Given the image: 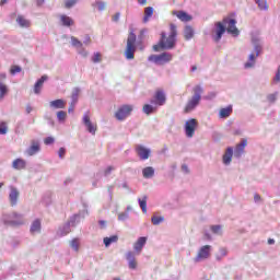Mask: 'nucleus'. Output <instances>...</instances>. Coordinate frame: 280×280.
<instances>
[{"label":"nucleus","mask_w":280,"mask_h":280,"mask_svg":"<svg viewBox=\"0 0 280 280\" xmlns=\"http://www.w3.org/2000/svg\"><path fill=\"white\" fill-rule=\"evenodd\" d=\"M203 93H205V89H202L201 85H195L192 88V95L190 98H188L184 107V113H194V109L200 106V102L202 101Z\"/></svg>","instance_id":"f257e3e1"},{"label":"nucleus","mask_w":280,"mask_h":280,"mask_svg":"<svg viewBox=\"0 0 280 280\" xmlns=\"http://www.w3.org/2000/svg\"><path fill=\"white\" fill-rule=\"evenodd\" d=\"M252 44L254 46V51L248 56V60L244 63V69H253L257 62L259 54H261V39L257 36L252 37Z\"/></svg>","instance_id":"f03ea898"},{"label":"nucleus","mask_w":280,"mask_h":280,"mask_svg":"<svg viewBox=\"0 0 280 280\" xmlns=\"http://www.w3.org/2000/svg\"><path fill=\"white\" fill-rule=\"evenodd\" d=\"M176 25L171 24V32L168 37L165 36V33L161 34L160 47L161 49H174L176 47V36H177Z\"/></svg>","instance_id":"7ed1b4c3"},{"label":"nucleus","mask_w":280,"mask_h":280,"mask_svg":"<svg viewBox=\"0 0 280 280\" xmlns=\"http://www.w3.org/2000/svg\"><path fill=\"white\" fill-rule=\"evenodd\" d=\"M137 51V35L130 32L127 37V46L125 49V58L127 60H135V52Z\"/></svg>","instance_id":"20e7f679"},{"label":"nucleus","mask_w":280,"mask_h":280,"mask_svg":"<svg viewBox=\"0 0 280 280\" xmlns=\"http://www.w3.org/2000/svg\"><path fill=\"white\" fill-rule=\"evenodd\" d=\"M174 56L171 52H162L160 55L149 56V62H154V65L161 66L167 62H172Z\"/></svg>","instance_id":"39448f33"},{"label":"nucleus","mask_w":280,"mask_h":280,"mask_svg":"<svg viewBox=\"0 0 280 280\" xmlns=\"http://www.w3.org/2000/svg\"><path fill=\"white\" fill-rule=\"evenodd\" d=\"M212 250H213V247L211 245L201 246L196 257L194 258L195 264H200V261H206V259H209V257H211Z\"/></svg>","instance_id":"423d86ee"},{"label":"nucleus","mask_w":280,"mask_h":280,"mask_svg":"<svg viewBox=\"0 0 280 280\" xmlns=\"http://www.w3.org/2000/svg\"><path fill=\"white\" fill-rule=\"evenodd\" d=\"M133 109L132 105H121L115 113V117L118 121H124L127 117H130Z\"/></svg>","instance_id":"0eeeda50"},{"label":"nucleus","mask_w":280,"mask_h":280,"mask_svg":"<svg viewBox=\"0 0 280 280\" xmlns=\"http://www.w3.org/2000/svg\"><path fill=\"white\" fill-rule=\"evenodd\" d=\"M167 102V95H165V91L158 90L153 97L150 100V104H155V106L159 108V106H165V103Z\"/></svg>","instance_id":"6e6552de"},{"label":"nucleus","mask_w":280,"mask_h":280,"mask_svg":"<svg viewBox=\"0 0 280 280\" xmlns=\"http://www.w3.org/2000/svg\"><path fill=\"white\" fill-rule=\"evenodd\" d=\"M70 40H71L72 47L77 49V54H79V56H82V58H88L89 50L84 48V44L80 39H78L75 36H71Z\"/></svg>","instance_id":"1a4fd4ad"},{"label":"nucleus","mask_w":280,"mask_h":280,"mask_svg":"<svg viewBox=\"0 0 280 280\" xmlns=\"http://www.w3.org/2000/svg\"><path fill=\"white\" fill-rule=\"evenodd\" d=\"M198 128V120L196 118H190L186 121L184 130L188 139H191L196 135V129Z\"/></svg>","instance_id":"9d476101"},{"label":"nucleus","mask_w":280,"mask_h":280,"mask_svg":"<svg viewBox=\"0 0 280 280\" xmlns=\"http://www.w3.org/2000/svg\"><path fill=\"white\" fill-rule=\"evenodd\" d=\"M223 25L226 27L228 34H232V36H240V30H237V21H235V19L225 18L223 20Z\"/></svg>","instance_id":"9b49d317"},{"label":"nucleus","mask_w":280,"mask_h":280,"mask_svg":"<svg viewBox=\"0 0 280 280\" xmlns=\"http://www.w3.org/2000/svg\"><path fill=\"white\" fill-rule=\"evenodd\" d=\"M82 124L83 126H85V129L88 130V132H90V135L95 136V133L97 132V124H93V121H91V116L89 112L83 115Z\"/></svg>","instance_id":"f8f14e48"},{"label":"nucleus","mask_w":280,"mask_h":280,"mask_svg":"<svg viewBox=\"0 0 280 280\" xmlns=\"http://www.w3.org/2000/svg\"><path fill=\"white\" fill-rule=\"evenodd\" d=\"M246 145H248V140L246 139H242L241 142L236 144L235 149H233L235 159H242L246 150Z\"/></svg>","instance_id":"ddd939ff"},{"label":"nucleus","mask_w":280,"mask_h":280,"mask_svg":"<svg viewBox=\"0 0 280 280\" xmlns=\"http://www.w3.org/2000/svg\"><path fill=\"white\" fill-rule=\"evenodd\" d=\"M214 27L215 35L213 36V39L215 40V43H220V40H222L224 32H226V26L224 25V22H217L214 24Z\"/></svg>","instance_id":"4468645a"},{"label":"nucleus","mask_w":280,"mask_h":280,"mask_svg":"<svg viewBox=\"0 0 280 280\" xmlns=\"http://www.w3.org/2000/svg\"><path fill=\"white\" fill-rule=\"evenodd\" d=\"M136 152L141 161H148L152 151L141 144L136 145Z\"/></svg>","instance_id":"2eb2a0df"},{"label":"nucleus","mask_w":280,"mask_h":280,"mask_svg":"<svg viewBox=\"0 0 280 280\" xmlns=\"http://www.w3.org/2000/svg\"><path fill=\"white\" fill-rule=\"evenodd\" d=\"M40 152V142L38 140H32L30 148L25 150L26 156H34Z\"/></svg>","instance_id":"dca6fc26"},{"label":"nucleus","mask_w":280,"mask_h":280,"mask_svg":"<svg viewBox=\"0 0 280 280\" xmlns=\"http://www.w3.org/2000/svg\"><path fill=\"white\" fill-rule=\"evenodd\" d=\"M19 189H16V187L11 186L10 187V194H9V202L11 205V207H16V205H19Z\"/></svg>","instance_id":"f3484780"},{"label":"nucleus","mask_w":280,"mask_h":280,"mask_svg":"<svg viewBox=\"0 0 280 280\" xmlns=\"http://www.w3.org/2000/svg\"><path fill=\"white\" fill-rule=\"evenodd\" d=\"M233 147H228L223 156H222V163L223 165H231L233 161Z\"/></svg>","instance_id":"a211bd4d"},{"label":"nucleus","mask_w":280,"mask_h":280,"mask_svg":"<svg viewBox=\"0 0 280 280\" xmlns=\"http://www.w3.org/2000/svg\"><path fill=\"white\" fill-rule=\"evenodd\" d=\"M148 243V237L141 236L137 240V242L133 244V250L140 255V253L143 250V246Z\"/></svg>","instance_id":"6ab92c4d"},{"label":"nucleus","mask_w":280,"mask_h":280,"mask_svg":"<svg viewBox=\"0 0 280 280\" xmlns=\"http://www.w3.org/2000/svg\"><path fill=\"white\" fill-rule=\"evenodd\" d=\"M49 107L52 108V110H58L67 107V101L62 98H58L55 101L49 102Z\"/></svg>","instance_id":"aec40b11"},{"label":"nucleus","mask_w":280,"mask_h":280,"mask_svg":"<svg viewBox=\"0 0 280 280\" xmlns=\"http://www.w3.org/2000/svg\"><path fill=\"white\" fill-rule=\"evenodd\" d=\"M12 218L13 219L10 221V224H12L13 226H23V224H25V219L23 218V214L13 212Z\"/></svg>","instance_id":"412c9836"},{"label":"nucleus","mask_w":280,"mask_h":280,"mask_svg":"<svg viewBox=\"0 0 280 280\" xmlns=\"http://www.w3.org/2000/svg\"><path fill=\"white\" fill-rule=\"evenodd\" d=\"M59 21L63 27H71L75 24V22L71 19V16L67 14L59 15Z\"/></svg>","instance_id":"4be33fe9"},{"label":"nucleus","mask_w":280,"mask_h":280,"mask_svg":"<svg viewBox=\"0 0 280 280\" xmlns=\"http://www.w3.org/2000/svg\"><path fill=\"white\" fill-rule=\"evenodd\" d=\"M126 259L128 261L130 270H137V258L135 257V253L128 252L126 254Z\"/></svg>","instance_id":"5701e85b"},{"label":"nucleus","mask_w":280,"mask_h":280,"mask_svg":"<svg viewBox=\"0 0 280 280\" xmlns=\"http://www.w3.org/2000/svg\"><path fill=\"white\" fill-rule=\"evenodd\" d=\"M47 79H48L47 75H43L39 80L36 81L35 85H34L35 95H40V91H43V84H45V82H47Z\"/></svg>","instance_id":"b1692460"},{"label":"nucleus","mask_w":280,"mask_h":280,"mask_svg":"<svg viewBox=\"0 0 280 280\" xmlns=\"http://www.w3.org/2000/svg\"><path fill=\"white\" fill-rule=\"evenodd\" d=\"M42 231V223L39 219H36L32 222L30 232L32 235H36L37 233H40Z\"/></svg>","instance_id":"393cba45"},{"label":"nucleus","mask_w":280,"mask_h":280,"mask_svg":"<svg viewBox=\"0 0 280 280\" xmlns=\"http://www.w3.org/2000/svg\"><path fill=\"white\" fill-rule=\"evenodd\" d=\"M16 23L20 27H23V28H27V27H31L32 25V22L30 20H27L25 16L23 15H18L16 18Z\"/></svg>","instance_id":"a878e982"},{"label":"nucleus","mask_w":280,"mask_h":280,"mask_svg":"<svg viewBox=\"0 0 280 280\" xmlns=\"http://www.w3.org/2000/svg\"><path fill=\"white\" fill-rule=\"evenodd\" d=\"M27 162L23 159H15L12 163L13 170H25Z\"/></svg>","instance_id":"bb28decb"},{"label":"nucleus","mask_w":280,"mask_h":280,"mask_svg":"<svg viewBox=\"0 0 280 280\" xmlns=\"http://www.w3.org/2000/svg\"><path fill=\"white\" fill-rule=\"evenodd\" d=\"M173 14H175V16H177V19H179V21H183L184 23H188V21H191V15L187 14V12L185 11H175L173 12Z\"/></svg>","instance_id":"cd10ccee"},{"label":"nucleus","mask_w":280,"mask_h":280,"mask_svg":"<svg viewBox=\"0 0 280 280\" xmlns=\"http://www.w3.org/2000/svg\"><path fill=\"white\" fill-rule=\"evenodd\" d=\"M231 113H233V106L229 105L228 107L220 109L219 117L221 119H226V117H231Z\"/></svg>","instance_id":"c85d7f7f"},{"label":"nucleus","mask_w":280,"mask_h":280,"mask_svg":"<svg viewBox=\"0 0 280 280\" xmlns=\"http://www.w3.org/2000/svg\"><path fill=\"white\" fill-rule=\"evenodd\" d=\"M143 113L145 115H152L153 113H156L159 110V107L155 104H145L142 108Z\"/></svg>","instance_id":"c756f323"},{"label":"nucleus","mask_w":280,"mask_h":280,"mask_svg":"<svg viewBox=\"0 0 280 280\" xmlns=\"http://www.w3.org/2000/svg\"><path fill=\"white\" fill-rule=\"evenodd\" d=\"M92 8L96 9L98 12H104V10H106V2L104 0H95L92 3Z\"/></svg>","instance_id":"7c9ffc66"},{"label":"nucleus","mask_w":280,"mask_h":280,"mask_svg":"<svg viewBox=\"0 0 280 280\" xmlns=\"http://www.w3.org/2000/svg\"><path fill=\"white\" fill-rule=\"evenodd\" d=\"M69 233H71V225L66 223L63 224L61 228H59L58 230V235L60 237H65V235H69Z\"/></svg>","instance_id":"2f4dec72"},{"label":"nucleus","mask_w":280,"mask_h":280,"mask_svg":"<svg viewBox=\"0 0 280 280\" xmlns=\"http://www.w3.org/2000/svg\"><path fill=\"white\" fill-rule=\"evenodd\" d=\"M229 255V249H226L225 247H220L218 253L215 254V259L217 261H222V259H224V257H226Z\"/></svg>","instance_id":"473e14b6"},{"label":"nucleus","mask_w":280,"mask_h":280,"mask_svg":"<svg viewBox=\"0 0 280 280\" xmlns=\"http://www.w3.org/2000/svg\"><path fill=\"white\" fill-rule=\"evenodd\" d=\"M143 178H154V167L147 166L142 170Z\"/></svg>","instance_id":"72a5a7b5"},{"label":"nucleus","mask_w":280,"mask_h":280,"mask_svg":"<svg viewBox=\"0 0 280 280\" xmlns=\"http://www.w3.org/2000/svg\"><path fill=\"white\" fill-rule=\"evenodd\" d=\"M103 242L105 244V247L108 248V246H110V244H116V242H119V236L113 235L109 237H104Z\"/></svg>","instance_id":"f704fd0d"},{"label":"nucleus","mask_w":280,"mask_h":280,"mask_svg":"<svg viewBox=\"0 0 280 280\" xmlns=\"http://www.w3.org/2000/svg\"><path fill=\"white\" fill-rule=\"evenodd\" d=\"M139 207L142 209L143 213H148V196H143L142 198L138 199Z\"/></svg>","instance_id":"c9c22d12"},{"label":"nucleus","mask_w":280,"mask_h":280,"mask_svg":"<svg viewBox=\"0 0 280 280\" xmlns=\"http://www.w3.org/2000/svg\"><path fill=\"white\" fill-rule=\"evenodd\" d=\"M152 14H154V8L147 7L144 9L143 23H148V21H150V19H152Z\"/></svg>","instance_id":"e433bc0d"},{"label":"nucleus","mask_w":280,"mask_h":280,"mask_svg":"<svg viewBox=\"0 0 280 280\" xmlns=\"http://www.w3.org/2000/svg\"><path fill=\"white\" fill-rule=\"evenodd\" d=\"M184 38L186 40H191L194 38V28L191 26H186L184 30Z\"/></svg>","instance_id":"4c0bfd02"},{"label":"nucleus","mask_w":280,"mask_h":280,"mask_svg":"<svg viewBox=\"0 0 280 280\" xmlns=\"http://www.w3.org/2000/svg\"><path fill=\"white\" fill-rule=\"evenodd\" d=\"M67 223L70 226H78L80 224V214L72 215Z\"/></svg>","instance_id":"58836bf2"},{"label":"nucleus","mask_w":280,"mask_h":280,"mask_svg":"<svg viewBox=\"0 0 280 280\" xmlns=\"http://www.w3.org/2000/svg\"><path fill=\"white\" fill-rule=\"evenodd\" d=\"M80 88H74L73 90H72V94H71V102L73 103V104H78V100H79V97H80Z\"/></svg>","instance_id":"ea45409f"},{"label":"nucleus","mask_w":280,"mask_h":280,"mask_svg":"<svg viewBox=\"0 0 280 280\" xmlns=\"http://www.w3.org/2000/svg\"><path fill=\"white\" fill-rule=\"evenodd\" d=\"M255 3L258 5L259 10L267 12L268 10V1L266 0H254Z\"/></svg>","instance_id":"a19ab883"},{"label":"nucleus","mask_w":280,"mask_h":280,"mask_svg":"<svg viewBox=\"0 0 280 280\" xmlns=\"http://www.w3.org/2000/svg\"><path fill=\"white\" fill-rule=\"evenodd\" d=\"M70 248L78 253V250H80V238H73L72 241H70Z\"/></svg>","instance_id":"79ce46f5"},{"label":"nucleus","mask_w":280,"mask_h":280,"mask_svg":"<svg viewBox=\"0 0 280 280\" xmlns=\"http://www.w3.org/2000/svg\"><path fill=\"white\" fill-rule=\"evenodd\" d=\"M8 95V85L5 83L0 81V102Z\"/></svg>","instance_id":"37998d69"},{"label":"nucleus","mask_w":280,"mask_h":280,"mask_svg":"<svg viewBox=\"0 0 280 280\" xmlns=\"http://www.w3.org/2000/svg\"><path fill=\"white\" fill-rule=\"evenodd\" d=\"M151 222L154 226H159V224L165 222V218L164 217H156V215H153L151 218Z\"/></svg>","instance_id":"c03bdc74"},{"label":"nucleus","mask_w":280,"mask_h":280,"mask_svg":"<svg viewBox=\"0 0 280 280\" xmlns=\"http://www.w3.org/2000/svg\"><path fill=\"white\" fill-rule=\"evenodd\" d=\"M210 231H211L214 235H222V225H211V226H210Z\"/></svg>","instance_id":"a18cd8bd"},{"label":"nucleus","mask_w":280,"mask_h":280,"mask_svg":"<svg viewBox=\"0 0 280 280\" xmlns=\"http://www.w3.org/2000/svg\"><path fill=\"white\" fill-rule=\"evenodd\" d=\"M271 84H273V85L280 84V66H278V68H277V71L272 79Z\"/></svg>","instance_id":"49530a36"},{"label":"nucleus","mask_w":280,"mask_h":280,"mask_svg":"<svg viewBox=\"0 0 280 280\" xmlns=\"http://www.w3.org/2000/svg\"><path fill=\"white\" fill-rule=\"evenodd\" d=\"M57 119L58 121H60L61 124L66 121L67 119V112L65 110H59L57 112Z\"/></svg>","instance_id":"de8ad7c7"},{"label":"nucleus","mask_w":280,"mask_h":280,"mask_svg":"<svg viewBox=\"0 0 280 280\" xmlns=\"http://www.w3.org/2000/svg\"><path fill=\"white\" fill-rule=\"evenodd\" d=\"M278 96H279L278 92H275L272 94H268L267 95V101L269 102V104H275L277 102Z\"/></svg>","instance_id":"09e8293b"},{"label":"nucleus","mask_w":280,"mask_h":280,"mask_svg":"<svg viewBox=\"0 0 280 280\" xmlns=\"http://www.w3.org/2000/svg\"><path fill=\"white\" fill-rule=\"evenodd\" d=\"M128 218H130V214L128 212H122L118 214V220L120 222H126V220H128Z\"/></svg>","instance_id":"8fccbe9b"},{"label":"nucleus","mask_w":280,"mask_h":280,"mask_svg":"<svg viewBox=\"0 0 280 280\" xmlns=\"http://www.w3.org/2000/svg\"><path fill=\"white\" fill-rule=\"evenodd\" d=\"M92 62H94V63L102 62V55L100 52H95L92 56Z\"/></svg>","instance_id":"3c124183"},{"label":"nucleus","mask_w":280,"mask_h":280,"mask_svg":"<svg viewBox=\"0 0 280 280\" xmlns=\"http://www.w3.org/2000/svg\"><path fill=\"white\" fill-rule=\"evenodd\" d=\"M0 135H8V125L5 122H0Z\"/></svg>","instance_id":"603ef678"},{"label":"nucleus","mask_w":280,"mask_h":280,"mask_svg":"<svg viewBox=\"0 0 280 280\" xmlns=\"http://www.w3.org/2000/svg\"><path fill=\"white\" fill-rule=\"evenodd\" d=\"M22 69L20 66H12L10 72H11V75H16V73H21Z\"/></svg>","instance_id":"864d4df0"},{"label":"nucleus","mask_w":280,"mask_h":280,"mask_svg":"<svg viewBox=\"0 0 280 280\" xmlns=\"http://www.w3.org/2000/svg\"><path fill=\"white\" fill-rule=\"evenodd\" d=\"M78 3V0H66V8H73Z\"/></svg>","instance_id":"5fc2aeb1"},{"label":"nucleus","mask_w":280,"mask_h":280,"mask_svg":"<svg viewBox=\"0 0 280 280\" xmlns=\"http://www.w3.org/2000/svg\"><path fill=\"white\" fill-rule=\"evenodd\" d=\"M67 154V149L65 148H60L59 151H58V156L59 159H65V155Z\"/></svg>","instance_id":"6e6d98bb"},{"label":"nucleus","mask_w":280,"mask_h":280,"mask_svg":"<svg viewBox=\"0 0 280 280\" xmlns=\"http://www.w3.org/2000/svg\"><path fill=\"white\" fill-rule=\"evenodd\" d=\"M54 141H56L52 137H47L45 140H44V143L46 145H51V143H54Z\"/></svg>","instance_id":"4d7b16f0"},{"label":"nucleus","mask_w":280,"mask_h":280,"mask_svg":"<svg viewBox=\"0 0 280 280\" xmlns=\"http://www.w3.org/2000/svg\"><path fill=\"white\" fill-rule=\"evenodd\" d=\"M112 172H115V166H108L106 170H105V176H110V173Z\"/></svg>","instance_id":"13d9d810"},{"label":"nucleus","mask_w":280,"mask_h":280,"mask_svg":"<svg viewBox=\"0 0 280 280\" xmlns=\"http://www.w3.org/2000/svg\"><path fill=\"white\" fill-rule=\"evenodd\" d=\"M182 172H183L184 174H189V166H187V164H183V165H182Z\"/></svg>","instance_id":"bf43d9fd"},{"label":"nucleus","mask_w":280,"mask_h":280,"mask_svg":"<svg viewBox=\"0 0 280 280\" xmlns=\"http://www.w3.org/2000/svg\"><path fill=\"white\" fill-rule=\"evenodd\" d=\"M75 104H78V103H70V106H69V108H68V113H73V110H75Z\"/></svg>","instance_id":"052dcab7"},{"label":"nucleus","mask_w":280,"mask_h":280,"mask_svg":"<svg viewBox=\"0 0 280 280\" xmlns=\"http://www.w3.org/2000/svg\"><path fill=\"white\" fill-rule=\"evenodd\" d=\"M120 16H121V13H119V12L116 13V14H114L113 21H114L115 23H117V21H119Z\"/></svg>","instance_id":"680f3d73"},{"label":"nucleus","mask_w":280,"mask_h":280,"mask_svg":"<svg viewBox=\"0 0 280 280\" xmlns=\"http://www.w3.org/2000/svg\"><path fill=\"white\" fill-rule=\"evenodd\" d=\"M32 110H34V107H32V105H26V108H25L26 115H30V113H32Z\"/></svg>","instance_id":"e2e57ef3"},{"label":"nucleus","mask_w":280,"mask_h":280,"mask_svg":"<svg viewBox=\"0 0 280 280\" xmlns=\"http://www.w3.org/2000/svg\"><path fill=\"white\" fill-rule=\"evenodd\" d=\"M83 45H91V37L90 36H85L83 43Z\"/></svg>","instance_id":"0e129e2a"},{"label":"nucleus","mask_w":280,"mask_h":280,"mask_svg":"<svg viewBox=\"0 0 280 280\" xmlns=\"http://www.w3.org/2000/svg\"><path fill=\"white\" fill-rule=\"evenodd\" d=\"M254 200H255V202H259V200H261V196H259V194H256L254 196Z\"/></svg>","instance_id":"69168bd1"},{"label":"nucleus","mask_w":280,"mask_h":280,"mask_svg":"<svg viewBox=\"0 0 280 280\" xmlns=\"http://www.w3.org/2000/svg\"><path fill=\"white\" fill-rule=\"evenodd\" d=\"M36 3L38 5V8H40V5H43L45 3V0H36Z\"/></svg>","instance_id":"338daca9"},{"label":"nucleus","mask_w":280,"mask_h":280,"mask_svg":"<svg viewBox=\"0 0 280 280\" xmlns=\"http://www.w3.org/2000/svg\"><path fill=\"white\" fill-rule=\"evenodd\" d=\"M5 78H7L5 73L1 72L0 73V80H5Z\"/></svg>","instance_id":"774afa93"}]
</instances>
